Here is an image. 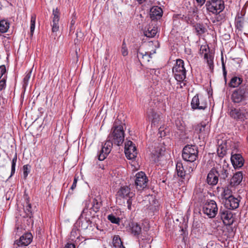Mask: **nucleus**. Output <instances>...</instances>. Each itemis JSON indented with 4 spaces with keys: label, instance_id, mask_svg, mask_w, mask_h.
<instances>
[{
    "label": "nucleus",
    "instance_id": "nucleus-1",
    "mask_svg": "<svg viewBox=\"0 0 248 248\" xmlns=\"http://www.w3.org/2000/svg\"><path fill=\"white\" fill-rule=\"evenodd\" d=\"M124 124L119 120H116L108 136L109 140L117 146L121 145L124 140Z\"/></svg>",
    "mask_w": 248,
    "mask_h": 248
},
{
    "label": "nucleus",
    "instance_id": "nucleus-2",
    "mask_svg": "<svg viewBox=\"0 0 248 248\" xmlns=\"http://www.w3.org/2000/svg\"><path fill=\"white\" fill-rule=\"evenodd\" d=\"M198 155V150L197 146L192 145H186L183 148L182 155L185 161L192 163L196 160Z\"/></svg>",
    "mask_w": 248,
    "mask_h": 248
},
{
    "label": "nucleus",
    "instance_id": "nucleus-3",
    "mask_svg": "<svg viewBox=\"0 0 248 248\" xmlns=\"http://www.w3.org/2000/svg\"><path fill=\"white\" fill-rule=\"evenodd\" d=\"M205 6L207 11L215 15L219 14L225 8L223 0H208Z\"/></svg>",
    "mask_w": 248,
    "mask_h": 248
},
{
    "label": "nucleus",
    "instance_id": "nucleus-4",
    "mask_svg": "<svg viewBox=\"0 0 248 248\" xmlns=\"http://www.w3.org/2000/svg\"><path fill=\"white\" fill-rule=\"evenodd\" d=\"M232 99L235 103H239L248 100V84L241 85L233 91Z\"/></svg>",
    "mask_w": 248,
    "mask_h": 248
},
{
    "label": "nucleus",
    "instance_id": "nucleus-5",
    "mask_svg": "<svg viewBox=\"0 0 248 248\" xmlns=\"http://www.w3.org/2000/svg\"><path fill=\"white\" fill-rule=\"evenodd\" d=\"M175 79L179 82L182 81L186 78V70L184 67V62L181 59L176 60V64L172 68Z\"/></svg>",
    "mask_w": 248,
    "mask_h": 248
},
{
    "label": "nucleus",
    "instance_id": "nucleus-6",
    "mask_svg": "<svg viewBox=\"0 0 248 248\" xmlns=\"http://www.w3.org/2000/svg\"><path fill=\"white\" fill-rule=\"evenodd\" d=\"M202 211L209 218L215 217L218 211L216 202L212 200H207L203 205Z\"/></svg>",
    "mask_w": 248,
    "mask_h": 248
},
{
    "label": "nucleus",
    "instance_id": "nucleus-7",
    "mask_svg": "<svg viewBox=\"0 0 248 248\" xmlns=\"http://www.w3.org/2000/svg\"><path fill=\"white\" fill-rule=\"evenodd\" d=\"M217 153L219 157H223L227 153V151L232 146L235 145L234 143L232 144V140L226 138L217 139ZM233 148H232V150Z\"/></svg>",
    "mask_w": 248,
    "mask_h": 248
},
{
    "label": "nucleus",
    "instance_id": "nucleus-8",
    "mask_svg": "<svg viewBox=\"0 0 248 248\" xmlns=\"http://www.w3.org/2000/svg\"><path fill=\"white\" fill-rule=\"evenodd\" d=\"M232 148L234 149L231 152L232 164L234 169H240L244 165V159L240 154L237 153L236 145H234Z\"/></svg>",
    "mask_w": 248,
    "mask_h": 248
},
{
    "label": "nucleus",
    "instance_id": "nucleus-9",
    "mask_svg": "<svg viewBox=\"0 0 248 248\" xmlns=\"http://www.w3.org/2000/svg\"><path fill=\"white\" fill-rule=\"evenodd\" d=\"M148 181V178L144 172L140 171L136 174L135 185L138 190L145 188L147 186Z\"/></svg>",
    "mask_w": 248,
    "mask_h": 248
},
{
    "label": "nucleus",
    "instance_id": "nucleus-10",
    "mask_svg": "<svg viewBox=\"0 0 248 248\" xmlns=\"http://www.w3.org/2000/svg\"><path fill=\"white\" fill-rule=\"evenodd\" d=\"M113 142L107 138L104 144L102 145L101 150L98 155V159L100 161L104 160L110 152Z\"/></svg>",
    "mask_w": 248,
    "mask_h": 248
},
{
    "label": "nucleus",
    "instance_id": "nucleus-11",
    "mask_svg": "<svg viewBox=\"0 0 248 248\" xmlns=\"http://www.w3.org/2000/svg\"><path fill=\"white\" fill-rule=\"evenodd\" d=\"M124 152L127 159H134L137 155L136 147L133 142L128 140L125 143Z\"/></svg>",
    "mask_w": 248,
    "mask_h": 248
},
{
    "label": "nucleus",
    "instance_id": "nucleus-12",
    "mask_svg": "<svg viewBox=\"0 0 248 248\" xmlns=\"http://www.w3.org/2000/svg\"><path fill=\"white\" fill-rule=\"evenodd\" d=\"M191 108H206L207 104L205 99L202 96L199 97L197 94L192 98L191 102Z\"/></svg>",
    "mask_w": 248,
    "mask_h": 248
},
{
    "label": "nucleus",
    "instance_id": "nucleus-13",
    "mask_svg": "<svg viewBox=\"0 0 248 248\" xmlns=\"http://www.w3.org/2000/svg\"><path fill=\"white\" fill-rule=\"evenodd\" d=\"M219 215L224 223L230 225L233 223V214L230 210L227 209H220Z\"/></svg>",
    "mask_w": 248,
    "mask_h": 248
},
{
    "label": "nucleus",
    "instance_id": "nucleus-14",
    "mask_svg": "<svg viewBox=\"0 0 248 248\" xmlns=\"http://www.w3.org/2000/svg\"><path fill=\"white\" fill-rule=\"evenodd\" d=\"M32 240V235L31 233H26L22 235L19 240L15 242L14 245L18 247L27 246L29 245Z\"/></svg>",
    "mask_w": 248,
    "mask_h": 248
},
{
    "label": "nucleus",
    "instance_id": "nucleus-15",
    "mask_svg": "<svg viewBox=\"0 0 248 248\" xmlns=\"http://www.w3.org/2000/svg\"><path fill=\"white\" fill-rule=\"evenodd\" d=\"M195 131L201 135L200 136H206L210 132V125L205 123H202L195 126Z\"/></svg>",
    "mask_w": 248,
    "mask_h": 248
},
{
    "label": "nucleus",
    "instance_id": "nucleus-16",
    "mask_svg": "<svg viewBox=\"0 0 248 248\" xmlns=\"http://www.w3.org/2000/svg\"><path fill=\"white\" fill-rule=\"evenodd\" d=\"M155 53V51L152 53L151 52H140L138 50L137 52V57L141 65L143 66L144 64L149 62L150 59L152 58L151 55Z\"/></svg>",
    "mask_w": 248,
    "mask_h": 248
},
{
    "label": "nucleus",
    "instance_id": "nucleus-17",
    "mask_svg": "<svg viewBox=\"0 0 248 248\" xmlns=\"http://www.w3.org/2000/svg\"><path fill=\"white\" fill-rule=\"evenodd\" d=\"M118 195L123 198H133L135 196V193L131 191L129 186H124L118 191Z\"/></svg>",
    "mask_w": 248,
    "mask_h": 248
},
{
    "label": "nucleus",
    "instance_id": "nucleus-18",
    "mask_svg": "<svg viewBox=\"0 0 248 248\" xmlns=\"http://www.w3.org/2000/svg\"><path fill=\"white\" fill-rule=\"evenodd\" d=\"M218 181V177L217 173V170L212 169L207 176L206 182L207 184L211 186H215L217 184Z\"/></svg>",
    "mask_w": 248,
    "mask_h": 248
},
{
    "label": "nucleus",
    "instance_id": "nucleus-19",
    "mask_svg": "<svg viewBox=\"0 0 248 248\" xmlns=\"http://www.w3.org/2000/svg\"><path fill=\"white\" fill-rule=\"evenodd\" d=\"M240 200L233 196L225 200V206L229 209H235L238 207Z\"/></svg>",
    "mask_w": 248,
    "mask_h": 248
},
{
    "label": "nucleus",
    "instance_id": "nucleus-20",
    "mask_svg": "<svg viewBox=\"0 0 248 248\" xmlns=\"http://www.w3.org/2000/svg\"><path fill=\"white\" fill-rule=\"evenodd\" d=\"M163 14L162 9L158 6H154L150 9V16L152 20L160 19Z\"/></svg>",
    "mask_w": 248,
    "mask_h": 248
},
{
    "label": "nucleus",
    "instance_id": "nucleus-21",
    "mask_svg": "<svg viewBox=\"0 0 248 248\" xmlns=\"http://www.w3.org/2000/svg\"><path fill=\"white\" fill-rule=\"evenodd\" d=\"M230 171V169L229 168L228 165L224 164L219 169H218L217 173L220 180H225L228 177Z\"/></svg>",
    "mask_w": 248,
    "mask_h": 248
},
{
    "label": "nucleus",
    "instance_id": "nucleus-22",
    "mask_svg": "<svg viewBox=\"0 0 248 248\" xmlns=\"http://www.w3.org/2000/svg\"><path fill=\"white\" fill-rule=\"evenodd\" d=\"M229 113L231 117L236 120H244L246 117L243 109H230Z\"/></svg>",
    "mask_w": 248,
    "mask_h": 248
},
{
    "label": "nucleus",
    "instance_id": "nucleus-23",
    "mask_svg": "<svg viewBox=\"0 0 248 248\" xmlns=\"http://www.w3.org/2000/svg\"><path fill=\"white\" fill-rule=\"evenodd\" d=\"M90 220L83 217L81 214L77 221L75 226L76 228L78 227L81 229L85 230L88 228Z\"/></svg>",
    "mask_w": 248,
    "mask_h": 248
},
{
    "label": "nucleus",
    "instance_id": "nucleus-24",
    "mask_svg": "<svg viewBox=\"0 0 248 248\" xmlns=\"http://www.w3.org/2000/svg\"><path fill=\"white\" fill-rule=\"evenodd\" d=\"M176 171L178 176L184 178L186 175L187 171L185 169L184 165L181 161H178L176 164Z\"/></svg>",
    "mask_w": 248,
    "mask_h": 248
},
{
    "label": "nucleus",
    "instance_id": "nucleus-25",
    "mask_svg": "<svg viewBox=\"0 0 248 248\" xmlns=\"http://www.w3.org/2000/svg\"><path fill=\"white\" fill-rule=\"evenodd\" d=\"M129 230L132 234L135 236H138L140 232L141 228L137 222H132L129 224Z\"/></svg>",
    "mask_w": 248,
    "mask_h": 248
},
{
    "label": "nucleus",
    "instance_id": "nucleus-26",
    "mask_svg": "<svg viewBox=\"0 0 248 248\" xmlns=\"http://www.w3.org/2000/svg\"><path fill=\"white\" fill-rule=\"evenodd\" d=\"M102 203L99 196L94 198L92 202V207L90 208L93 212H97L101 206Z\"/></svg>",
    "mask_w": 248,
    "mask_h": 248
},
{
    "label": "nucleus",
    "instance_id": "nucleus-27",
    "mask_svg": "<svg viewBox=\"0 0 248 248\" xmlns=\"http://www.w3.org/2000/svg\"><path fill=\"white\" fill-rule=\"evenodd\" d=\"M148 117L149 119L152 120V123L154 124L158 123L161 119L160 115L155 112L154 109H150V112H148Z\"/></svg>",
    "mask_w": 248,
    "mask_h": 248
},
{
    "label": "nucleus",
    "instance_id": "nucleus-28",
    "mask_svg": "<svg viewBox=\"0 0 248 248\" xmlns=\"http://www.w3.org/2000/svg\"><path fill=\"white\" fill-rule=\"evenodd\" d=\"M243 179V174L241 171L236 172L231 179V184L234 186L238 185Z\"/></svg>",
    "mask_w": 248,
    "mask_h": 248
},
{
    "label": "nucleus",
    "instance_id": "nucleus-29",
    "mask_svg": "<svg viewBox=\"0 0 248 248\" xmlns=\"http://www.w3.org/2000/svg\"><path fill=\"white\" fill-rule=\"evenodd\" d=\"M69 239L72 242L76 243L80 241V236L79 235V230L77 228L74 227L71 232Z\"/></svg>",
    "mask_w": 248,
    "mask_h": 248
},
{
    "label": "nucleus",
    "instance_id": "nucleus-30",
    "mask_svg": "<svg viewBox=\"0 0 248 248\" xmlns=\"http://www.w3.org/2000/svg\"><path fill=\"white\" fill-rule=\"evenodd\" d=\"M112 244L114 248H125L119 235H114L113 238Z\"/></svg>",
    "mask_w": 248,
    "mask_h": 248
},
{
    "label": "nucleus",
    "instance_id": "nucleus-31",
    "mask_svg": "<svg viewBox=\"0 0 248 248\" xmlns=\"http://www.w3.org/2000/svg\"><path fill=\"white\" fill-rule=\"evenodd\" d=\"M242 78L234 77L231 79L229 85L231 87L235 88L240 85L242 83Z\"/></svg>",
    "mask_w": 248,
    "mask_h": 248
},
{
    "label": "nucleus",
    "instance_id": "nucleus-32",
    "mask_svg": "<svg viewBox=\"0 0 248 248\" xmlns=\"http://www.w3.org/2000/svg\"><path fill=\"white\" fill-rule=\"evenodd\" d=\"M9 23L6 20L0 21V32L5 33L7 31L9 28Z\"/></svg>",
    "mask_w": 248,
    "mask_h": 248
},
{
    "label": "nucleus",
    "instance_id": "nucleus-33",
    "mask_svg": "<svg viewBox=\"0 0 248 248\" xmlns=\"http://www.w3.org/2000/svg\"><path fill=\"white\" fill-rule=\"evenodd\" d=\"M204 58L206 60L207 64L209 67V69L211 70H213L214 68V62H213V57L210 54H208L207 53H205L204 55Z\"/></svg>",
    "mask_w": 248,
    "mask_h": 248
},
{
    "label": "nucleus",
    "instance_id": "nucleus-34",
    "mask_svg": "<svg viewBox=\"0 0 248 248\" xmlns=\"http://www.w3.org/2000/svg\"><path fill=\"white\" fill-rule=\"evenodd\" d=\"M198 35H201L205 32L206 29L202 24L197 23L194 26Z\"/></svg>",
    "mask_w": 248,
    "mask_h": 248
},
{
    "label": "nucleus",
    "instance_id": "nucleus-35",
    "mask_svg": "<svg viewBox=\"0 0 248 248\" xmlns=\"http://www.w3.org/2000/svg\"><path fill=\"white\" fill-rule=\"evenodd\" d=\"M245 20L244 18H238L235 19V25L237 29L239 31H242L244 27Z\"/></svg>",
    "mask_w": 248,
    "mask_h": 248
},
{
    "label": "nucleus",
    "instance_id": "nucleus-36",
    "mask_svg": "<svg viewBox=\"0 0 248 248\" xmlns=\"http://www.w3.org/2000/svg\"><path fill=\"white\" fill-rule=\"evenodd\" d=\"M156 29L155 27L153 28H149L147 30L144 31V34L147 37L152 38L156 35Z\"/></svg>",
    "mask_w": 248,
    "mask_h": 248
},
{
    "label": "nucleus",
    "instance_id": "nucleus-37",
    "mask_svg": "<svg viewBox=\"0 0 248 248\" xmlns=\"http://www.w3.org/2000/svg\"><path fill=\"white\" fill-rule=\"evenodd\" d=\"M26 203V207H24V212L26 215V217L31 218L32 215L31 211V204L29 203L28 199H27Z\"/></svg>",
    "mask_w": 248,
    "mask_h": 248
},
{
    "label": "nucleus",
    "instance_id": "nucleus-38",
    "mask_svg": "<svg viewBox=\"0 0 248 248\" xmlns=\"http://www.w3.org/2000/svg\"><path fill=\"white\" fill-rule=\"evenodd\" d=\"M35 22H36V15L35 14H32L31 16V27H30L31 35V36L33 35V33L34 31L35 27Z\"/></svg>",
    "mask_w": 248,
    "mask_h": 248
},
{
    "label": "nucleus",
    "instance_id": "nucleus-39",
    "mask_svg": "<svg viewBox=\"0 0 248 248\" xmlns=\"http://www.w3.org/2000/svg\"><path fill=\"white\" fill-rule=\"evenodd\" d=\"M223 198L225 200H227L231 197H232V192L229 188L226 187L224 189V191L222 194Z\"/></svg>",
    "mask_w": 248,
    "mask_h": 248
},
{
    "label": "nucleus",
    "instance_id": "nucleus-40",
    "mask_svg": "<svg viewBox=\"0 0 248 248\" xmlns=\"http://www.w3.org/2000/svg\"><path fill=\"white\" fill-rule=\"evenodd\" d=\"M17 161V155L16 154H15L14 158L12 161V165H11V175L10 177L12 176L15 173L16 170V165Z\"/></svg>",
    "mask_w": 248,
    "mask_h": 248
},
{
    "label": "nucleus",
    "instance_id": "nucleus-41",
    "mask_svg": "<svg viewBox=\"0 0 248 248\" xmlns=\"http://www.w3.org/2000/svg\"><path fill=\"white\" fill-rule=\"evenodd\" d=\"M148 70V72H149L151 74H154L155 76H158L160 74V71L159 68L152 67L150 66L146 67V68Z\"/></svg>",
    "mask_w": 248,
    "mask_h": 248
},
{
    "label": "nucleus",
    "instance_id": "nucleus-42",
    "mask_svg": "<svg viewBox=\"0 0 248 248\" xmlns=\"http://www.w3.org/2000/svg\"><path fill=\"white\" fill-rule=\"evenodd\" d=\"M53 20L52 22H59L60 19V13L58 8L53 10Z\"/></svg>",
    "mask_w": 248,
    "mask_h": 248
},
{
    "label": "nucleus",
    "instance_id": "nucleus-43",
    "mask_svg": "<svg viewBox=\"0 0 248 248\" xmlns=\"http://www.w3.org/2000/svg\"><path fill=\"white\" fill-rule=\"evenodd\" d=\"M108 219L112 223L118 224L120 222V218L116 217L113 214L109 215L108 216Z\"/></svg>",
    "mask_w": 248,
    "mask_h": 248
},
{
    "label": "nucleus",
    "instance_id": "nucleus-44",
    "mask_svg": "<svg viewBox=\"0 0 248 248\" xmlns=\"http://www.w3.org/2000/svg\"><path fill=\"white\" fill-rule=\"evenodd\" d=\"M175 124L177 128V129L180 131H183L184 129V126L183 124L180 119H177L175 121Z\"/></svg>",
    "mask_w": 248,
    "mask_h": 248
},
{
    "label": "nucleus",
    "instance_id": "nucleus-45",
    "mask_svg": "<svg viewBox=\"0 0 248 248\" xmlns=\"http://www.w3.org/2000/svg\"><path fill=\"white\" fill-rule=\"evenodd\" d=\"M121 52H122V55L124 56H127L128 53V50L126 47V45L124 40V41L123 42V44L122 45Z\"/></svg>",
    "mask_w": 248,
    "mask_h": 248
},
{
    "label": "nucleus",
    "instance_id": "nucleus-46",
    "mask_svg": "<svg viewBox=\"0 0 248 248\" xmlns=\"http://www.w3.org/2000/svg\"><path fill=\"white\" fill-rule=\"evenodd\" d=\"M31 72H32V71L30 70L29 71H28L26 73V75L23 79V82H24V85H27L28 84V82L31 77Z\"/></svg>",
    "mask_w": 248,
    "mask_h": 248
},
{
    "label": "nucleus",
    "instance_id": "nucleus-47",
    "mask_svg": "<svg viewBox=\"0 0 248 248\" xmlns=\"http://www.w3.org/2000/svg\"><path fill=\"white\" fill-rule=\"evenodd\" d=\"M31 167L28 165H25L23 166V175L24 178H26L28 176Z\"/></svg>",
    "mask_w": 248,
    "mask_h": 248
},
{
    "label": "nucleus",
    "instance_id": "nucleus-48",
    "mask_svg": "<svg viewBox=\"0 0 248 248\" xmlns=\"http://www.w3.org/2000/svg\"><path fill=\"white\" fill-rule=\"evenodd\" d=\"M59 22H52V31L53 32H56L59 31Z\"/></svg>",
    "mask_w": 248,
    "mask_h": 248
},
{
    "label": "nucleus",
    "instance_id": "nucleus-49",
    "mask_svg": "<svg viewBox=\"0 0 248 248\" xmlns=\"http://www.w3.org/2000/svg\"><path fill=\"white\" fill-rule=\"evenodd\" d=\"M246 14V10L244 8H243L240 12H238L237 15L235 17V18H238V17L240 18H244V16Z\"/></svg>",
    "mask_w": 248,
    "mask_h": 248
},
{
    "label": "nucleus",
    "instance_id": "nucleus-50",
    "mask_svg": "<svg viewBox=\"0 0 248 248\" xmlns=\"http://www.w3.org/2000/svg\"><path fill=\"white\" fill-rule=\"evenodd\" d=\"M195 168V165L194 164H190V165L188 166V168L186 170V171H187L186 174H189L192 172Z\"/></svg>",
    "mask_w": 248,
    "mask_h": 248
},
{
    "label": "nucleus",
    "instance_id": "nucleus-51",
    "mask_svg": "<svg viewBox=\"0 0 248 248\" xmlns=\"http://www.w3.org/2000/svg\"><path fill=\"white\" fill-rule=\"evenodd\" d=\"M5 85L6 78L4 76L3 78H2L0 80V91L4 88Z\"/></svg>",
    "mask_w": 248,
    "mask_h": 248
},
{
    "label": "nucleus",
    "instance_id": "nucleus-52",
    "mask_svg": "<svg viewBox=\"0 0 248 248\" xmlns=\"http://www.w3.org/2000/svg\"><path fill=\"white\" fill-rule=\"evenodd\" d=\"M221 63H222V67L223 76H224V77H226V75H227V71L226 70L225 65V63L224 62L223 56H222V57H221Z\"/></svg>",
    "mask_w": 248,
    "mask_h": 248
},
{
    "label": "nucleus",
    "instance_id": "nucleus-53",
    "mask_svg": "<svg viewBox=\"0 0 248 248\" xmlns=\"http://www.w3.org/2000/svg\"><path fill=\"white\" fill-rule=\"evenodd\" d=\"M6 71V70L5 65H2L0 66V78L5 73Z\"/></svg>",
    "mask_w": 248,
    "mask_h": 248
},
{
    "label": "nucleus",
    "instance_id": "nucleus-54",
    "mask_svg": "<svg viewBox=\"0 0 248 248\" xmlns=\"http://www.w3.org/2000/svg\"><path fill=\"white\" fill-rule=\"evenodd\" d=\"M89 207H90V202L86 201L85 202V207L82 212V214L86 213V211L88 210V209L89 208Z\"/></svg>",
    "mask_w": 248,
    "mask_h": 248
},
{
    "label": "nucleus",
    "instance_id": "nucleus-55",
    "mask_svg": "<svg viewBox=\"0 0 248 248\" xmlns=\"http://www.w3.org/2000/svg\"><path fill=\"white\" fill-rule=\"evenodd\" d=\"M77 181H78V178L77 177H75L74 181L73 182V184L71 187V190H74L76 188V187L77 186Z\"/></svg>",
    "mask_w": 248,
    "mask_h": 248
},
{
    "label": "nucleus",
    "instance_id": "nucleus-56",
    "mask_svg": "<svg viewBox=\"0 0 248 248\" xmlns=\"http://www.w3.org/2000/svg\"><path fill=\"white\" fill-rule=\"evenodd\" d=\"M159 155L160 153L157 154L156 155L155 154H153L152 155V159L155 162H156L158 161V157L159 156Z\"/></svg>",
    "mask_w": 248,
    "mask_h": 248
},
{
    "label": "nucleus",
    "instance_id": "nucleus-57",
    "mask_svg": "<svg viewBox=\"0 0 248 248\" xmlns=\"http://www.w3.org/2000/svg\"><path fill=\"white\" fill-rule=\"evenodd\" d=\"M132 203V198H128L127 201V207L129 210H131V205Z\"/></svg>",
    "mask_w": 248,
    "mask_h": 248
},
{
    "label": "nucleus",
    "instance_id": "nucleus-58",
    "mask_svg": "<svg viewBox=\"0 0 248 248\" xmlns=\"http://www.w3.org/2000/svg\"><path fill=\"white\" fill-rule=\"evenodd\" d=\"M64 248H75V245L71 243H67Z\"/></svg>",
    "mask_w": 248,
    "mask_h": 248
},
{
    "label": "nucleus",
    "instance_id": "nucleus-59",
    "mask_svg": "<svg viewBox=\"0 0 248 248\" xmlns=\"http://www.w3.org/2000/svg\"><path fill=\"white\" fill-rule=\"evenodd\" d=\"M184 17H185L184 15H182L181 14H176V15H174L173 16V18L174 19H176V18L183 19Z\"/></svg>",
    "mask_w": 248,
    "mask_h": 248
},
{
    "label": "nucleus",
    "instance_id": "nucleus-60",
    "mask_svg": "<svg viewBox=\"0 0 248 248\" xmlns=\"http://www.w3.org/2000/svg\"><path fill=\"white\" fill-rule=\"evenodd\" d=\"M76 23V20L75 19H72L70 23V31L74 30V25Z\"/></svg>",
    "mask_w": 248,
    "mask_h": 248
},
{
    "label": "nucleus",
    "instance_id": "nucleus-61",
    "mask_svg": "<svg viewBox=\"0 0 248 248\" xmlns=\"http://www.w3.org/2000/svg\"><path fill=\"white\" fill-rule=\"evenodd\" d=\"M196 1L201 6L203 5L206 2V0H196Z\"/></svg>",
    "mask_w": 248,
    "mask_h": 248
},
{
    "label": "nucleus",
    "instance_id": "nucleus-62",
    "mask_svg": "<svg viewBox=\"0 0 248 248\" xmlns=\"http://www.w3.org/2000/svg\"><path fill=\"white\" fill-rule=\"evenodd\" d=\"M150 246L148 244H145L144 246L142 245L140 248H150Z\"/></svg>",
    "mask_w": 248,
    "mask_h": 248
},
{
    "label": "nucleus",
    "instance_id": "nucleus-63",
    "mask_svg": "<svg viewBox=\"0 0 248 248\" xmlns=\"http://www.w3.org/2000/svg\"><path fill=\"white\" fill-rule=\"evenodd\" d=\"M146 0H138V3L140 4L145 2Z\"/></svg>",
    "mask_w": 248,
    "mask_h": 248
},
{
    "label": "nucleus",
    "instance_id": "nucleus-64",
    "mask_svg": "<svg viewBox=\"0 0 248 248\" xmlns=\"http://www.w3.org/2000/svg\"><path fill=\"white\" fill-rule=\"evenodd\" d=\"M204 50L205 51H207L206 48H203V49H202V52H203V51H204Z\"/></svg>",
    "mask_w": 248,
    "mask_h": 248
}]
</instances>
